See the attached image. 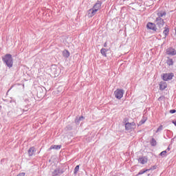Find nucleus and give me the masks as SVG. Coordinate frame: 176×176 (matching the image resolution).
Wrapping results in <instances>:
<instances>
[{
    "label": "nucleus",
    "instance_id": "1",
    "mask_svg": "<svg viewBox=\"0 0 176 176\" xmlns=\"http://www.w3.org/2000/svg\"><path fill=\"white\" fill-rule=\"evenodd\" d=\"M101 9V3L100 1H98L96 3H95L94 6L92 9L89 10L88 11V16L89 17H93Z\"/></svg>",
    "mask_w": 176,
    "mask_h": 176
},
{
    "label": "nucleus",
    "instance_id": "2",
    "mask_svg": "<svg viewBox=\"0 0 176 176\" xmlns=\"http://www.w3.org/2000/svg\"><path fill=\"white\" fill-rule=\"evenodd\" d=\"M3 61L6 64L8 68H12L13 67V58H12V55L8 54L3 57Z\"/></svg>",
    "mask_w": 176,
    "mask_h": 176
},
{
    "label": "nucleus",
    "instance_id": "3",
    "mask_svg": "<svg viewBox=\"0 0 176 176\" xmlns=\"http://www.w3.org/2000/svg\"><path fill=\"white\" fill-rule=\"evenodd\" d=\"M123 94H124L123 89H118L114 91V96L118 100H121L123 98Z\"/></svg>",
    "mask_w": 176,
    "mask_h": 176
},
{
    "label": "nucleus",
    "instance_id": "4",
    "mask_svg": "<svg viewBox=\"0 0 176 176\" xmlns=\"http://www.w3.org/2000/svg\"><path fill=\"white\" fill-rule=\"evenodd\" d=\"M135 122H126L125 124V130H127L128 131H132V130H134L135 129Z\"/></svg>",
    "mask_w": 176,
    "mask_h": 176
},
{
    "label": "nucleus",
    "instance_id": "5",
    "mask_svg": "<svg viewBox=\"0 0 176 176\" xmlns=\"http://www.w3.org/2000/svg\"><path fill=\"white\" fill-rule=\"evenodd\" d=\"M173 77H174V74L173 73L162 74V79L163 80H165V81L171 80V79H173Z\"/></svg>",
    "mask_w": 176,
    "mask_h": 176
},
{
    "label": "nucleus",
    "instance_id": "6",
    "mask_svg": "<svg viewBox=\"0 0 176 176\" xmlns=\"http://www.w3.org/2000/svg\"><path fill=\"white\" fill-rule=\"evenodd\" d=\"M155 23L159 28H162V27L164 25V20L160 17H157L155 20Z\"/></svg>",
    "mask_w": 176,
    "mask_h": 176
},
{
    "label": "nucleus",
    "instance_id": "7",
    "mask_svg": "<svg viewBox=\"0 0 176 176\" xmlns=\"http://www.w3.org/2000/svg\"><path fill=\"white\" fill-rule=\"evenodd\" d=\"M146 27L148 30H152V31H157V28H156V25L153 23L148 22Z\"/></svg>",
    "mask_w": 176,
    "mask_h": 176
},
{
    "label": "nucleus",
    "instance_id": "8",
    "mask_svg": "<svg viewBox=\"0 0 176 176\" xmlns=\"http://www.w3.org/2000/svg\"><path fill=\"white\" fill-rule=\"evenodd\" d=\"M166 14H167V12H166V10H157V16H158L160 19H162V17H164V16H166Z\"/></svg>",
    "mask_w": 176,
    "mask_h": 176
},
{
    "label": "nucleus",
    "instance_id": "9",
    "mask_svg": "<svg viewBox=\"0 0 176 176\" xmlns=\"http://www.w3.org/2000/svg\"><path fill=\"white\" fill-rule=\"evenodd\" d=\"M166 54H168V56H175L176 51L173 48H168L166 50Z\"/></svg>",
    "mask_w": 176,
    "mask_h": 176
},
{
    "label": "nucleus",
    "instance_id": "10",
    "mask_svg": "<svg viewBox=\"0 0 176 176\" xmlns=\"http://www.w3.org/2000/svg\"><path fill=\"white\" fill-rule=\"evenodd\" d=\"M63 173H64V170L56 168L52 172V176L61 175Z\"/></svg>",
    "mask_w": 176,
    "mask_h": 176
},
{
    "label": "nucleus",
    "instance_id": "11",
    "mask_svg": "<svg viewBox=\"0 0 176 176\" xmlns=\"http://www.w3.org/2000/svg\"><path fill=\"white\" fill-rule=\"evenodd\" d=\"M139 163H141V164H146V163H148V158L146 157H142L138 159Z\"/></svg>",
    "mask_w": 176,
    "mask_h": 176
},
{
    "label": "nucleus",
    "instance_id": "12",
    "mask_svg": "<svg viewBox=\"0 0 176 176\" xmlns=\"http://www.w3.org/2000/svg\"><path fill=\"white\" fill-rule=\"evenodd\" d=\"M36 152V150H35V147H30L28 151V153L29 156H33Z\"/></svg>",
    "mask_w": 176,
    "mask_h": 176
},
{
    "label": "nucleus",
    "instance_id": "13",
    "mask_svg": "<svg viewBox=\"0 0 176 176\" xmlns=\"http://www.w3.org/2000/svg\"><path fill=\"white\" fill-rule=\"evenodd\" d=\"M165 89H167V82H160V90H164Z\"/></svg>",
    "mask_w": 176,
    "mask_h": 176
},
{
    "label": "nucleus",
    "instance_id": "14",
    "mask_svg": "<svg viewBox=\"0 0 176 176\" xmlns=\"http://www.w3.org/2000/svg\"><path fill=\"white\" fill-rule=\"evenodd\" d=\"M50 149H56L58 151V149H61V145H52Z\"/></svg>",
    "mask_w": 176,
    "mask_h": 176
},
{
    "label": "nucleus",
    "instance_id": "15",
    "mask_svg": "<svg viewBox=\"0 0 176 176\" xmlns=\"http://www.w3.org/2000/svg\"><path fill=\"white\" fill-rule=\"evenodd\" d=\"M107 52H108V50L105 48H102L100 50L101 54H102V56H104V57H107Z\"/></svg>",
    "mask_w": 176,
    "mask_h": 176
},
{
    "label": "nucleus",
    "instance_id": "16",
    "mask_svg": "<svg viewBox=\"0 0 176 176\" xmlns=\"http://www.w3.org/2000/svg\"><path fill=\"white\" fill-rule=\"evenodd\" d=\"M169 32H170V29H168V28H165V29L163 32V34L165 38H166V36H167V35H168Z\"/></svg>",
    "mask_w": 176,
    "mask_h": 176
},
{
    "label": "nucleus",
    "instance_id": "17",
    "mask_svg": "<svg viewBox=\"0 0 176 176\" xmlns=\"http://www.w3.org/2000/svg\"><path fill=\"white\" fill-rule=\"evenodd\" d=\"M151 169H146L144 170H140L138 173V175H142V174H145V173H146V171H151Z\"/></svg>",
    "mask_w": 176,
    "mask_h": 176
},
{
    "label": "nucleus",
    "instance_id": "18",
    "mask_svg": "<svg viewBox=\"0 0 176 176\" xmlns=\"http://www.w3.org/2000/svg\"><path fill=\"white\" fill-rule=\"evenodd\" d=\"M166 63L168 64V65H173V59H168L166 61Z\"/></svg>",
    "mask_w": 176,
    "mask_h": 176
},
{
    "label": "nucleus",
    "instance_id": "19",
    "mask_svg": "<svg viewBox=\"0 0 176 176\" xmlns=\"http://www.w3.org/2000/svg\"><path fill=\"white\" fill-rule=\"evenodd\" d=\"M151 144L152 145V146H155V145H156V140L154 138L152 139V140L151 142Z\"/></svg>",
    "mask_w": 176,
    "mask_h": 176
},
{
    "label": "nucleus",
    "instance_id": "20",
    "mask_svg": "<svg viewBox=\"0 0 176 176\" xmlns=\"http://www.w3.org/2000/svg\"><path fill=\"white\" fill-rule=\"evenodd\" d=\"M79 171V165H77L74 168V174H76Z\"/></svg>",
    "mask_w": 176,
    "mask_h": 176
},
{
    "label": "nucleus",
    "instance_id": "21",
    "mask_svg": "<svg viewBox=\"0 0 176 176\" xmlns=\"http://www.w3.org/2000/svg\"><path fill=\"white\" fill-rule=\"evenodd\" d=\"M166 153H167V151H164L161 152L160 155L161 156H164V155H166Z\"/></svg>",
    "mask_w": 176,
    "mask_h": 176
},
{
    "label": "nucleus",
    "instance_id": "22",
    "mask_svg": "<svg viewBox=\"0 0 176 176\" xmlns=\"http://www.w3.org/2000/svg\"><path fill=\"white\" fill-rule=\"evenodd\" d=\"M170 113H175V112H176V110L175 109H171V110H170Z\"/></svg>",
    "mask_w": 176,
    "mask_h": 176
},
{
    "label": "nucleus",
    "instance_id": "23",
    "mask_svg": "<svg viewBox=\"0 0 176 176\" xmlns=\"http://www.w3.org/2000/svg\"><path fill=\"white\" fill-rule=\"evenodd\" d=\"M83 119H85V117L80 116V117L79 118L78 122H80V120H83Z\"/></svg>",
    "mask_w": 176,
    "mask_h": 176
},
{
    "label": "nucleus",
    "instance_id": "24",
    "mask_svg": "<svg viewBox=\"0 0 176 176\" xmlns=\"http://www.w3.org/2000/svg\"><path fill=\"white\" fill-rule=\"evenodd\" d=\"M64 57H67V50L63 51Z\"/></svg>",
    "mask_w": 176,
    "mask_h": 176
},
{
    "label": "nucleus",
    "instance_id": "25",
    "mask_svg": "<svg viewBox=\"0 0 176 176\" xmlns=\"http://www.w3.org/2000/svg\"><path fill=\"white\" fill-rule=\"evenodd\" d=\"M173 123L175 124V126H176V121H173Z\"/></svg>",
    "mask_w": 176,
    "mask_h": 176
},
{
    "label": "nucleus",
    "instance_id": "26",
    "mask_svg": "<svg viewBox=\"0 0 176 176\" xmlns=\"http://www.w3.org/2000/svg\"><path fill=\"white\" fill-rule=\"evenodd\" d=\"M104 47H107V43H105L104 44Z\"/></svg>",
    "mask_w": 176,
    "mask_h": 176
},
{
    "label": "nucleus",
    "instance_id": "27",
    "mask_svg": "<svg viewBox=\"0 0 176 176\" xmlns=\"http://www.w3.org/2000/svg\"><path fill=\"white\" fill-rule=\"evenodd\" d=\"M162 98V97H160L159 98H158V101H160V99Z\"/></svg>",
    "mask_w": 176,
    "mask_h": 176
},
{
    "label": "nucleus",
    "instance_id": "28",
    "mask_svg": "<svg viewBox=\"0 0 176 176\" xmlns=\"http://www.w3.org/2000/svg\"><path fill=\"white\" fill-rule=\"evenodd\" d=\"M67 56H69V52H67Z\"/></svg>",
    "mask_w": 176,
    "mask_h": 176
},
{
    "label": "nucleus",
    "instance_id": "29",
    "mask_svg": "<svg viewBox=\"0 0 176 176\" xmlns=\"http://www.w3.org/2000/svg\"><path fill=\"white\" fill-rule=\"evenodd\" d=\"M157 131H159V129H157Z\"/></svg>",
    "mask_w": 176,
    "mask_h": 176
}]
</instances>
